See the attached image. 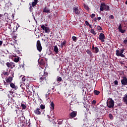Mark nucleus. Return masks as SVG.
Returning <instances> with one entry per match:
<instances>
[{
    "label": "nucleus",
    "instance_id": "f257e3e1",
    "mask_svg": "<svg viewBox=\"0 0 127 127\" xmlns=\"http://www.w3.org/2000/svg\"><path fill=\"white\" fill-rule=\"evenodd\" d=\"M46 69L44 70V75H42L40 78V83L42 84H45V83H47V78L48 77V73L46 72Z\"/></svg>",
    "mask_w": 127,
    "mask_h": 127
},
{
    "label": "nucleus",
    "instance_id": "f03ea898",
    "mask_svg": "<svg viewBox=\"0 0 127 127\" xmlns=\"http://www.w3.org/2000/svg\"><path fill=\"white\" fill-rule=\"evenodd\" d=\"M27 90L26 91L27 93H29V95H32V91H33V86H32V84H31L30 83H27Z\"/></svg>",
    "mask_w": 127,
    "mask_h": 127
},
{
    "label": "nucleus",
    "instance_id": "7ed1b4c3",
    "mask_svg": "<svg viewBox=\"0 0 127 127\" xmlns=\"http://www.w3.org/2000/svg\"><path fill=\"white\" fill-rule=\"evenodd\" d=\"M110 10V6L106 5L105 2H102L100 5L101 11H104V10Z\"/></svg>",
    "mask_w": 127,
    "mask_h": 127
},
{
    "label": "nucleus",
    "instance_id": "20e7f679",
    "mask_svg": "<svg viewBox=\"0 0 127 127\" xmlns=\"http://www.w3.org/2000/svg\"><path fill=\"white\" fill-rule=\"evenodd\" d=\"M107 106L108 108L111 109V108H114L115 107V101L112 99L108 100L107 102Z\"/></svg>",
    "mask_w": 127,
    "mask_h": 127
},
{
    "label": "nucleus",
    "instance_id": "39448f33",
    "mask_svg": "<svg viewBox=\"0 0 127 127\" xmlns=\"http://www.w3.org/2000/svg\"><path fill=\"white\" fill-rule=\"evenodd\" d=\"M36 47L39 52H41V51H42V46H41V43L40 40L37 41Z\"/></svg>",
    "mask_w": 127,
    "mask_h": 127
},
{
    "label": "nucleus",
    "instance_id": "423d86ee",
    "mask_svg": "<svg viewBox=\"0 0 127 127\" xmlns=\"http://www.w3.org/2000/svg\"><path fill=\"white\" fill-rule=\"evenodd\" d=\"M41 28H42V29L45 31V33H48V32H50V29L49 27H45L44 25H42Z\"/></svg>",
    "mask_w": 127,
    "mask_h": 127
},
{
    "label": "nucleus",
    "instance_id": "0eeeda50",
    "mask_svg": "<svg viewBox=\"0 0 127 127\" xmlns=\"http://www.w3.org/2000/svg\"><path fill=\"white\" fill-rule=\"evenodd\" d=\"M106 38V36H105V34L103 33H100L99 35V39L101 40L102 42H105V39Z\"/></svg>",
    "mask_w": 127,
    "mask_h": 127
},
{
    "label": "nucleus",
    "instance_id": "6e6552de",
    "mask_svg": "<svg viewBox=\"0 0 127 127\" xmlns=\"http://www.w3.org/2000/svg\"><path fill=\"white\" fill-rule=\"evenodd\" d=\"M121 83L124 86H127V77L124 76V77H123V79L121 80Z\"/></svg>",
    "mask_w": 127,
    "mask_h": 127
},
{
    "label": "nucleus",
    "instance_id": "1a4fd4ad",
    "mask_svg": "<svg viewBox=\"0 0 127 127\" xmlns=\"http://www.w3.org/2000/svg\"><path fill=\"white\" fill-rule=\"evenodd\" d=\"M14 74V73H13L12 74V76H9L8 77V78H6V83H11L12 82V80H13V75Z\"/></svg>",
    "mask_w": 127,
    "mask_h": 127
},
{
    "label": "nucleus",
    "instance_id": "9d476101",
    "mask_svg": "<svg viewBox=\"0 0 127 127\" xmlns=\"http://www.w3.org/2000/svg\"><path fill=\"white\" fill-rule=\"evenodd\" d=\"M77 116V111H72L70 114H69L70 119H73L76 117Z\"/></svg>",
    "mask_w": 127,
    "mask_h": 127
},
{
    "label": "nucleus",
    "instance_id": "9b49d317",
    "mask_svg": "<svg viewBox=\"0 0 127 127\" xmlns=\"http://www.w3.org/2000/svg\"><path fill=\"white\" fill-rule=\"evenodd\" d=\"M72 10L73 12H74L75 14H77V15H79V14H80V11L78 7H73Z\"/></svg>",
    "mask_w": 127,
    "mask_h": 127
},
{
    "label": "nucleus",
    "instance_id": "f8f14e48",
    "mask_svg": "<svg viewBox=\"0 0 127 127\" xmlns=\"http://www.w3.org/2000/svg\"><path fill=\"white\" fill-rule=\"evenodd\" d=\"M92 50H93L94 53H98V52H99V48H98L97 47H95L94 45L92 46Z\"/></svg>",
    "mask_w": 127,
    "mask_h": 127
},
{
    "label": "nucleus",
    "instance_id": "ddd939ff",
    "mask_svg": "<svg viewBox=\"0 0 127 127\" xmlns=\"http://www.w3.org/2000/svg\"><path fill=\"white\" fill-rule=\"evenodd\" d=\"M43 12H46V13H50V9L48 7L46 6L43 9Z\"/></svg>",
    "mask_w": 127,
    "mask_h": 127
},
{
    "label": "nucleus",
    "instance_id": "4468645a",
    "mask_svg": "<svg viewBox=\"0 0 127 127\" xmlns=\"http://www.w3.org/2000/svg\"><path fill=\"white\" fill-rule=\"evenodd\" d=\"M34 113L36 115H41V110L40 111V108H37L36 110H34Z\"/></svg>",
    "mask_w": 127,
    "mask_h": 127
},
{
    "label": "nucleus",
    "instance_id": "2eb2a0df",
    "mask_svg": "<svg viewBox=\"0 0 127 127\" xmlns=\"http://www.w3.org/2000/svg\"><path fill=\"white\" fill-rule=\"evenodd\" d=\"M10 87L12 88V89H14V90H16L17 88L16 86H15V84L14 83L11 82L10 83Z\"/></svg>",
    "mask_w": 127,
    "mask_h": 127
},
{
    "label": "nucleus",
    "instance_id": "dca6fc26",
    "mask_svg": "<svg viewBox=\"0 0 127 127\" xmlns=\"http://www.w3.org/2000/svg\"><path fill=\"white\" fill-rule=\"evenodd\" d=\"M124 51H125V49H122L120 51V57H122L123 58H125L126 57V56H125V55L123 54V53H124Z\"/></svg>",
    "mask_w": 127,
    "mask_h": 127
},
{
    "label": "nucleus",
    "instance_id": "f3484780",
    "mask_svg": "<svg viewBox=\"0 0 127 127\" xmlns=\"http://www.w3.org/2000/svg\"><path fill=\"white\" fill-rule=\"evenodd\" d=\"M67 43V41L64 40V42H61V46L62 48H63V46H65Z\"/></svg>",
    "mask_w": 127,
    "mask_h": 127
},
{
    "label": "nucleus",
    "instance_id": "a211bd4d",
    "mask_svg": "<svg viewBox=\"0 0 127 127\" xmlns=\"http://www.w3.org/2000/svg\"><path fill=\"white\" fill-rule=\"evenodd\" d=\"M54 50L57 54L58 53V52H59V49H58V47H57L56 45L54 46Z\"/></svg>",
    "mask_w": 127,
    "mask_h": 127
},
{
    "label": "nucleus",
    "instance_id": "6ab92c4d",
    "mask_svg": "<svg viewBox=\"0 0 127 127\" xmlns=\"http://www.w3.org/2000/svg\"><path fill=\"white\" fill-rule=\"evenodd\" d=\"M6 65L8 68H10L12 66V63L8 62L6 63Z\"/></svg>",
    "mask_w": 127,
    "mask_h": 127
},
{
    "label": "nucleus",
    "instance_id": "aec40b11",
    "mask_svg": "<svg viewBox=\"0 0 127 127\" xmlns=\"http://www.w3.org/2000/svg\"><path fill=\"white\" fill-rule=\"evenodd\" d=\"M21 77H22L21 80H22V82H23L24 83V84H25V82H26V78H25V76H21Z\"/></svg>",
    "mask_w": 127,
    "mask_h": 127
},
{
    "label": "nucleus",
    "instance_id": "412c9836",
    "mask_svg": "<svg viewBox=\"0 0 127 127\" xmlns=\"http://www.w3.org/2000/svg\"><path fill=\"white\" fill-rule=\"evenodd\" d=\"M90 32L93 34L94 35H96V34H97V33H96V32H95V30H94V29H91L90 30Z\"/></svg>",
    "mask_w": 127,
    "mask_h": 127
},
{
    "label": "nucleus",
    "instance_id": "4be33fe9",
    "mask_svg": "<svg viewBox=\"0 0 127 127\" xmlns=\"http://www.w3.org/2000/svg\"><path fill=\"white\" fill-rule=\"evenodd\" d=\"M58 125H62L63 124V120L62 119H59L58 121Z\"/></svg>",
    "mask_w": 127,
    "mask_h": 127
},
{
    "label": "nucleus",
    "instance_id": "5701e85b",
    "mask_svg": "<svg viewBox=\"0 0 127 127\" xmlns=\"http://www.w3.org/2000/svg\"><path fill=\"white\" fill-rule=\"evenodd\" d=\"M21 107L22 110H25V109H26V105H25V104H21Z\"/></svg>",
    "mask_w": 127,
    "mask_h": 127
},
{
    "label": "nucleus",
    "instance_id": "b1692460",
    "mask_svg": "<svg viewBox=\"0 0 127 127\" xmlns=\"http://www.w3.org/2000/svg\"><path fill=\"white\" fill-rule=\"evenodd\" d=\"M94 94L96 96H98V95H99L100 94V91H99L98 90H94Z\"/></svg>",
    "mask_w": 127,
    "mask_h": 127
},
{
    "label": "nucleus",
    "instance_id": "393cba45",
    "mask_svg": "<svg viewBox=\"0 0 127 127\" xmlns=\"http://www.w3.org/2000/svg\"><path fill=\"white\" fill-rule=\"evenodd\" d=\"M116 55L117 56H121V52L119 50L116 51Z\"/></svg>",
    "mask_w": 127,
    "mask_h": 127
},
{
    "label": "nucleus",
    "instance_id": "a878e982",
    "mask_svg": "<svg viewBox=\"0 0 127 127\" xmlns=\"http://www.w3.org/2000/svg\"><path fill=\"white\" fill-rule=\"evenodd\" d=\"M83 6L84 8L86 9V10H89V6L87 5H86V4H84Z\"/></svg>",
    "mask_w": 127,
    "mask_h": 127
},
{
    "label": "nucleus",
    "instance_id": "bb28decb",
    "mask_svg": "<svg viewBox=\"0 0 127 127\" xmlns=\"http://www.w3.org/2000/svg\"><path fill=\"white\" fill-rule=\"evenodd\" d=\"M57 82H61L62 81V78L61 77L58 76Z\"/></svg>",
    "mask_w": 127,
    "mask_h": 127
},
{
    "label": "nucleus",
    "instance_id": "cd10ccee",
    "mask_svg": "<svg viewBox=\"0 0 127 127\" xmlns=\"http://www.w3.org/2000/svg\"><path fill=\"white\" fill-rule=\"evenodd\" d=\"M40 109L41 110H44V109H45V105L43 104H41L40 105Z\"/></svg>",
    "mask_w": 127,
    "mask_h": 127
},
{
    "label": "nucleus",
    "instance_id": "c85d7f7f",
    "mask_svg": "<svg viewBox=\"0 0 127 127\" xmlns=\"http://www.w3.org/2000/svg\"><path fill=\"white\" fill-rule=\"evenodd\" d=\"M14 62H16V63H17L19 61V57L15 58L14 60Z\"/></svg>",
    "mask_w": 127,
    "mask_h": 127
},
{
    "label": "nucleus",
    "instance_id": "c756f323",
    "mask_svg": "<svg viewBox=\"0 0 127 127\" xmlns=\"http://www.w3.org/2000/svg\"><path fill=\"white\" fill-rule=\"evenodd\" d=\"M72 38L73 41H74V42H77V37L75 36H72Z\"/></svg>",
    "mask_w": 127,
    "mask_h": 127
},
{
    "label": "nucleus",
    "instance_id": "7c9ffc66",
    "mask_svg": "<svg viewBox=\"0 0 127 127\" xmlns=\"http://www.w3.org/2000/svg\"><path fill=\"white\" fill-rule=\"evenodd\" d=\"M86 53H87V54H88V55H92V52H91V51H90L89 50H87L86 51Z\"/></svg>",
    "mask_w": 127,
    "mask_h": 127
},
{
    "label": "nucleus",
    "instance_id": "2f4dec72",
    "mask_svg": "<svg viewBox=\"0 0 127 127\" xmlns=\"http://www.w3.org/2000/svg\"><path fill=\"white\" fill-rule=\"evenodd\" d=\"M96 28H97V30H98V31L103 30V28H102V27H101L100 26H98Z\"/></svg>",
    "mask_w": 127,
    "mask_h": 127
},
{
    "label": "nucleus",
    "instance_id": "473e14b6",
    "mask_svg": "<svg viewBox=\"0 0 127 127\" xmlns=\"http://www.w3.org/2000/svg\"><path fill=\"white\" fill-rule=\"evenodd\" d=\"M3 74L5 76H8V75H9V74L8 73V72H7V71H3Z\"/></svg>",
    "mask_w": 127,
    "mask_h": 127
},
{
    "label": "nucleus",
    "instance_id": "72a5a7b5",
    "mask_svg": "<svg viewBox=\"0 0 127 127\" xmlns=\"http://www.w3.org/2000/svg\"><path fill=\"white\" fill-rule=\"evenodd\" d=\"M109 118L110 119V120H113L114 119V116H113V115H112V114H110L109 115Z\"/></svg>",
    "mask_w": 127,
    "mask_h": 127
},
{
    "label": "nucleus",
    "instance_id": "f704fd0d",
    "mask_svg": "<svg viewBox=\"0 0 127 127\" xmlns=\"http://www.w3.org/2000/svg\"><path fill=\"white\" fill-rule=\"evenodd\" d=\"M37 4V2H32V6L33 7H34V6H35V5H36Z\"/></svg>",
    "mask_w": 127,
    "mask_h": 127
},
{
    "label": "nucleus",
    "instance_id": "c9c22d12",
    "mask_svg": "<svg viewBox=\"0 0 127 127\" xmlns=\"http://www.w3.org/2000/svg\"><path fill=\"white\" fill-rule=\"evenodd\" d=\"M51 107H52L53 110H54V103H53V102H52L51 103Z\"/></svg>",
    "mask_w": 127,
    "mask_h": 127
},
{
    "label": "nucleus",
    "instance_id": "e433bc0d",
    "mask_svg": "<svg viewBox=\"0 0 127 127\" xmlns=\"http://www.w3.org/2000/svg\"><path fill=\"white\" fill-rule=\"evenodd\" d=\"M49 95H50V93H49V91H48V92L45 95L46 98H48V97H49Z\"/></svg>",
    "mask_w": 127,
    "mask_h": 127
},
{
    "label": "nucleus",
    "instance_id": "4c0bfd02",
    "mask_svg": "<svg viewBox=\"0 0 127 127\" xmlns=\"http://www.w3.org/2000/svg\"><path fill=\"white\" fill-rule=\"evenodd\" d=\"M119 31L121 33H125V32H126V30H123L122 29H121V30H120Z\"/></svg>",
    "mask_w": 127,
    "mask_h": 127
},
{
    "label": "nucleus",
    "instance_id": "58836bf2",
    "mask_svg": "<svg viewBox=\"0 0 127 127\" xmlns=\"http://www.w3.org/2000/svg\"><path fill=\"white\" fill-rule=\"evenodd\" d=\"M118 29L119 31H120L121 30H122V24H120L119 27H118Z\"/></svg>",
    "mask_w": 127,
    "mask_h": 127
},
{
    "label": "nucleus",
    "instance_id": "ea45409f",
    "mask_svg": "<svg viewBox=\"0 0 127 127\" xmlns=\"http://www.w3.org/2000/svg\"><path fill=\"white\" fill-rule=\"evenodd\" d=\"M114 84L115 85H119V81L118 80H115Z\"/></svg>",
    "mask_w": 127,
    "mask_h": 127
},
{
    "label": "nucleus",
    "instance_id": "a19ab883",
    "mask_svg": "<svg viewBox=\"0 0 127 127\" xmlns=\"http://www.w3.org/2000/svg\"><path fill=\"white\" fill-rule=\"evenodd\" d=\"M109 17H110V18L111 19H114V15H111L109 16Z\"/></svg>",
    "mask_w": 127,
    "mask_h": 127
},
{
    "label": "nucleus",
    "instance_id": "79ce46f5",
    "mask_svg": "<svg viewBox=\"0 0 127 127\" xmlns=\"http://www.w3.org/2000/svg\"><path fill=\"white\" fill-rule=\"evenodd\" d=\"M23 119V117H21L18 118L19 121H20L21 122H22V119Z\"/></svg>",
    "mask_w": 127,
    "mask_h": 127
},
{
    "label": "nucleus",
    "instance_id": "37998d69",
    "mask_svg": "<svg viewBox=\"0 0 127 127\" xmlns=\"http://www.w3.org/2000/svg\"><path fill=\"white\" fill-rule=\"evenodd\" d=\"M96 103H97V101H96V100H93L92 101V104H93V105H96Z\"/></svg>",
    "mask_w": 127,
    "mask_h": 127
},
{
    "label": "nucleus",
    "instance_id": "c03bdc74",
    "mask_svg": "<svg viewBox=\"0 0 127 127\" xmlns=\"http://www.w3.org/2000/svg\"><path fill=\"white\" fill-rule=\"evenodd\" d=\"M90 17L91 18H94V17H95V14H92L90 16Z\"/></svg>",
    "mask_w": 127,
    "mask_h": 127
},
{
    "label": "nucleus",
    "instance_id": "a18cd8bd",
    "mask_svg": "<svg viewBox=\"0 0 127 127\" xmlns=\"http://www.w3.org/2000/svg\"><path fill=\"white\" fill-rule=\"evenodd\" d=\"M85 24L88 26L90 23H89V22H88V21H85Z\"/></svg>",
    "mask_w": 127,
    "mask_h": 127
},
{
    "label": "nucleus",
    "instance_id": "49530a36",
    "mask_svg": "<svg viewBox=\"0 0 127 127\" xmlns=\"http://www.w3.org/2000/svg\"><path fill=\"white\" fill-rule=\"evenodd\" d=\"M3 83H4V86H7V85H8V84L7 83V82H6H6L4 81Z\"/></svg>",
    "mask_w": 127,
    "mask_h": 127
},
{
    "label": "nucleus",
    "instance_id": "de8ad7c7",
    "mask_svg": "<svg viewBox=\"0 0 127 127\" xmlns=\"http://www.w3.org/2000/svg\"><path fill=\"white\" fill-rule=\"evenodd\" d=\"M16 53L17 54H19V55L21 54V53H20V51H16Z\"/></svg>",
    "mask_w": 127,
    "mask_h": 127
},
{
    "label": "nucleus",
    "instance_id": "09e8293b",
    "mask_svg": "<svg viewBox=\"0 0 127 127\" xmlns=\"http://www.w3.org/2000/svg\"><path fill=\"white\" fill-rule=\"evenodd\" d=\"M124 43H125V44H127V40H124Z\"/></svg>",
    "mask_w": 127,
    "mask_h": 127
},
{
    "label": "nucleus",
    "instance_id": "8fccbe9b",
    "mask_svg": "<svg viewBox=\"0 0 127 127\" xmlns=\"http://www.w3.org/2000/svg\"><path fill=\"white\" fill-rule=\"evenodd\" d=\"M18 27H19V25H17L16 26V30H17Z\"/></svg>",
    "mask_w": 127,
    "mask_h": 127
},
{
    "label": "nucleus",
    "instance_id": "3c124183",
    "mask_svg": "<svg viewBox=\"0 0 127 127\" xmlns=\"http://www.w3.org/2000/svg\"><path fill=\"white\" fill-rule=\"evenodd\" d=\"M2 45V41H0V47Z\"/></svg>",
    "mask_w": 127,
    "mask_h": 127
},
{
    "label": "nucleus",
    "instance_id": "603ef678",
    "mask_svg": "<svg viewBox=\"0 0 127 127\" xmlns=\"http://www.w3.org/2000/svg\"><path fill=\"white\" fill-rule=\"evenodd\" d=\"M89 27H90V28L93 29V28L92 27V25H91V24H89V25H88Z\"/></svg>",
    "mask_w": 127,
    "mask_h": 127
},
{
    "label": "nucleus",
    "instance_id": "864d4df0",
    "mask_svg": "<svg viewBox=\"0 0 127 127\" xmlns=\"http://www.w3.org/2000/svg\"><path fill=\"white\" fill-rule=\"evenodd\" d=\"M97 19L98 20H101V17H97Z\"/></svg>",
    "mask_w": 127,
    "mask_h": 127
},
{
    "label": "nucleus",
    "instance_id": "5fc2aeb1",
    "mask_svg": "<svg viewBox=\"0 0 127 127\" xmlns=\"http://www.w3.org/2000/svg\"><path fill=\"white\" fill-rule=\"evenodd\" d=\"M9 93L11 94V95H12L13 94V92H12V91H9Z\"/></svg>",
    "mask_w": 127,
    "mask_h": 127
},
{
    "label": "nucleus",
    "instance_id": "6e6d98bb",
    "mask_svg": "<svg viewBox=\"0 0 127 127\" xmlns=\"http://www.w3.org/2000/svg\"><path fill=\"white\" fill-rule=\"evenodd\" d=\"M40 64H41V65H44L45 64V63L42 62V63H40Z\"/></svg>",
    "mask_w": 127,
    "mask_h": 127
},
{
    "label": "nucleus",
    "instance_id": "4d7b16f0",
    "mask_svg": "<svg viewBox=\"0 0 127 127\" xmlns=\"http://www.w3.org/2000/svg\"><path fill=\"white\" fill-rule=\"evenodd\" d=\"M31 8H32V6L31 5H30V7H29L30 11H31Z\"/></svg>",
    "mask_w": 127,
    "mask_h": 127
},
{
    "label": "nucleus",
    "instance_id": "13d9d810",
    "mask_svg": "<svg viewBox=\"0 0 127 127\" xmlns=\"http://www.w3.org/2000/svg\"><path fill=\"white\" fill-rule=\"evenodd\" d=\"M3 16V15L2 14H0V18L1 19V17Z\"/></svg>",
    "mask_w": 127,
    "mask_h": 127
},
{
    "label": "nucleus",
    "instance_id": "bf43d9fd",
    "mask_svg": "<svg viewBox=\"0 0 127 127\" xmlns=\"http://www.w3.org/2000/svg\"><path fill=\"white\" fill-rule=\"evenodd\" d=\"M34 2H38V0H34Z\"/></svg>",
    "mask_w": 127,
    "mask_h": 127
},
{
    "label": "nucleus",
    "instance_id": "052dcab7",
    "mask_svg": "<svg viewBox=\"0 0 127 127\" xmlns=\"http://www.w3.org/2000/svg\"><path fill=\"white\" fill-rule=\"evenodd\" d=\"M93 25L94 26V28L96 27V23H93Z\"/></svg>",
    "mask_w": 127,
    "mask_h": 127
},
{
    "label": "nucleus",
    "instance_id": "680f3d73",
    "mask_svg": "<svg viewBox=\"0 0 127 127\" xmlns=\"http://www.w3.org/2000/svg\"><path fill=\"white\" fill-rule=\"evenodd\" d=\"M93 20H94V21H96L97 18H94V19H93Z\"/></svg>",
    "mask_w": 127,
    "mask_h": 127
},
{
    "label": "nucleus",
    "instance_id": "e2e57ef3",
    "mask_svg": "<svg viewBox=\"0 0 127 127\" xmlns=\"http://www.w3.org/2000/svg\"><path fill=\"white\" fill-rule=\"evenodd\" d=\"M6 45V44H4L3 45V47H5V46Z\"/></svg>",
    "mask_w": 127,
    "mask_h": 127
},
{
    "label": "nucleus",
    "instance_id": "0e129e2a",
    "mask_svg": "<svg viewBox=\"0 0 127 127\" xmlns=\"http://www.w3.org/2000/svg\"><path fill=\"white\" fill-rule=\"evenodd\" d=\"M8 28H9V29H10V25H9Z\"/></svg>",
    "mask_w": 127,
    "mask_h": 127
},
{
    "label": "nucleus",
    "instance_id": "69168bd1",
    "mask_svg": "<svg viewBox=\"0 0 127 127\" xmlns=\"http://www.w3.org/2000/svg\"><path fill=\"white\" fill-rule=\"evenodd\" d=\"M79 11H83V10H80Z\"/></svg>",
    "mask_w": 127,
    "mask_h": 127
},
{
    "label": "nucleus",
    "instance_id": "338daca9",
    "mask_svg": "<svg viewBox=\"0 0 127 127\" xmlns=\"http://www.w3.org/2000/svg\"><path fill=\"white\" fill-rule=\"evenodd\" d=\"M48 118H50V117H49L48 115Z\"/></svg>",
    "mask_w": 127,
    "mask_h": 127
},
{
    "label": "nucleus",
    "instance_id": "774afa93",
    "mask_svg": "<svg viewBox=\"0 0 127 127\" xmlns=\"http://www.w3.org/2000/svg\"><path fill=\"white\" fill-rule=\"evenodd\" d=\"M52 90H54V88H53L52 89Z\"/></svg>",
    "mask_w": 127,
    "mask_h": 127
}]
</instances>
